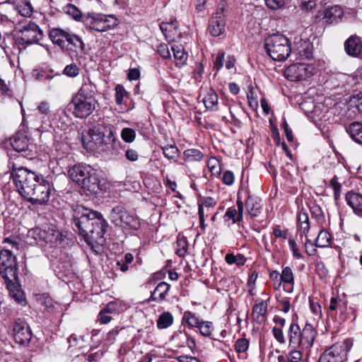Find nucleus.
Masks as SVG:
<instances>
[{"label":"nucleus","mask_w":362,"mask_h":362,"mask_svg":"<svg viewBox=\"0 0 362 362\" xmlns=\"http://www.w3.org/2000/svg\"><path fill=\"white\" fill-rule=\"evenodd\" d=\"M95 86L91 81H85L79 90L73 95L69 109L75 117L84 119L94 112L98 105L95 97Z\"/></svg>","instance_id":"1"},{"label":"nucleus","mask_w":362,"mask_h":362,"mask_svg":"<svg viewBox=\"0 0 362 362\" xmlns=\"http://www.w3.org/2000/svg\"><path fill=\"white\" fill-rule=\"evenodd\" d=\"M288 347L301 350L310 349L314 343L316 332L313 325L306 324L303 329L296 323H291L288 329Z\"/></svg>","instance_id":"2"},{"label":"nucleus","mask_w":362,"mask_h":362,"mask_svg":"<svg viewBox=\"0 0 362 362\" xmlns=\"http://www.w3.org/2000/svg\"><path fill=\"white\" fill-rule=\"evenodd\" d=\"M264 47L267 54L274 61H284L292 52L291 41L280 33H275L267 37Z\"/></svg>","instance_id":"3"},{"label":"nucleus","mask_w":362,"mask_h":362,"mask_svg":"<svg viewBox=\"0 0 362 362\" xmlns=\"http://www.w3.org/2000/svg\"><path fill=\"white\" fill-rule=\"evenodd\" d=\"M99 213L82 206H78L73 215V228L86 240L88 235L93 233V220Z\"/></svg>","instance_id":"4"},{"label":"nucleus","mask_w":362,"mask_h":362,"mask_svg":"<svg viewBox=\"0 0 362 362\" xmlns=\"http://www.w3.org/2000/svg\"><path fill=\"white\" fill-rule=\"evenodd\" d=\"M11 176L18 192L23 198L28 192L27 189H35L40 177H42L41 175H37L25 168H15L14 165L11 170Z\"/></svg>","instance_id":"5"},{"label":"nucleus","mask_w":362,"mask_h":362,"mask_svg":"<svg viewBox=\"0 0 362 362\" xmlns=\"http://www.w3.org/2000/svg\"><path fill=\"white\" fill-rule=\"evenodd\" d=\"M29 235L37 241L49 244L50 247L59 245L64 240L62 233L49 225L31 229Z\"/></svg>","instance_id":"6"},{"label":"nucleus","mask_w":362,"mask_h":362,"mask_svg":"<svg viewBox=\"0 0 362 362\" xmlns=\"http://www.w3.org/2000/svg\"><path fill=\"white\" fill-rule=\"evenodd\" d=\"M86 26L98 32H105L117 25V19L113 16L100 13H88L84 18Z\"/></svg>","instance_id":"7"},{"label":"nucleus","mask_w":362,"mask_h":362,"mask_svg":"<svg viewBox=\"0 0 362 362\" xmlns=\"http://www.w3.org/2000/svg\"><path fill=\"white\" fill-rule=\"evenodd\" d=\"M351 346L349 339L333 344L321 354L319 362H344Z\"/></svg>","instance_id":"8"},{"label":"nucleus","mask_w":362,"mask_h":362,"mask_svg":"<svg viewBox=\"0 0 362 362\" xmlns=\"http://www.w3.org/2000/svg\"><path fill=\"white\" fill-rule=\"evenodd\" d=\"M0 274L6 281L13 282L17 279L16 257L8 250L0 251Z\"/></svg>","instance_id":"9"},{"label":"nucleus","mask_w":362,"mask_h":362,"mask_svg":"<svg viewBox=\"0 0 362 362\" xmlns=\"http://www.w3.org/2000/svg\"><path fill=\"white\" fill-rule=\"evenodd\" d=\"M110 221L115 225L131 230H138L140 228L139 220L130 215L120 206L113 208L110 214Z\"/></svg>","instance_id":"10"},{"label":"nucleus","mask_w":362,"mask_h":362,"mask_svg":"<svg viewBox=\"0 0 362 362\" xmlns=\"http://www.w3.org/2000/svg\"><path fill=\"white\" fill-rule=\"evenodd\" d=\"M24 199L32 204H42L49 200L51 193L49 183L42 177H40L35 189H27Z\"/></svg>","instance_id":"11"},{"label":"nucleus","mask_w":362,"mask_h":362,"mask_svg":"<svg viewBox=\"0 0 362 362\" xmlns=\"http://www.w3.org/2000/svg\"><path fill=\"white\" fill-rule=\"evenodd\" d=\"M315 72V68L313 64L295 63L286 67L284 75L287 79L297 81L313 76Z\"/></svg>","instance_id":"12"},{"label":"nucleus","mask_w":362,"mask_h":362,"mask_svg":"<svg viewBox=\"0 0 362 362\" xmlns=\"http://www.w3.org/2000/svg\"><path fill=\"white\" fill-rule=\"evenodd\" d=\"M21 33L17 39L19 44L30 45L38 43L42 38V32L35 23H29L19 30Z\"/></svg>","instance_id":"13"},{"label":"nucleus","mask_w":362,"mask_h":362,"mask_svg":"<svg viewBox=\"0 0 362 362\" xmlns=\"http://www.w3.org/2000/svg\"><path fill=\"white\" fill-rule=\"evenodd\" d=\"M15 341L21 344L28 343L31 339V332L26 322L21 318L15 320L13 325Z\"/></svg>","instance_id":"14"},{"label":"nucleus","mask_w":362,"mask_h":362,"mask_svg":"<svg viewBox=\"0 0 362 362\" xmlns=\"http://www.w3.org/2000/svg\"><path fill=\"white\" fill-rule=\"evenodd\" d=\"M79 186L90 194H98L102 191V185L97 170L93 169Z\"/></svg>","instance_id":"15"},{"label":"nucleus","mask_w":362,"mask_h":362,"mask_svg":"<svg viewBox=\"0 0 362 362\" xmlns=\"http://www.w3.org/2000/svg\"><path fill=\"white\" fill-rule=\"evenodd\" d=\"M93 169L90 165L78 163L69 168L68 175L69 178L78 185L86 179Z\"/></svg>","instance_id":"16"},{"label":"nucleus","mask_w":362,"mask_h":362,"mask_svg":"<svg viewBox=\"0 0 362 362\" xmlns=\"http://www.w3.org/2000/svg\"><path fill=\"white\" fill-rule=\"evenodd\" d=\"M106 227L107 222L103 218L102 215L99 214L96 219H95V221L93 220V233H90L88 235L85 241L88 245H92L93 243L98 242L99 239L103 238Z\"/></svg>","instance_id":"17"},{"label":"nucleus","mask_w":362,"mask_h":362,"mask_svg":"<svg viewBox=\"0 0 362 362\" xmlns=\"http://www.w3.org/2000/svg\"><path fill=\"white\" fill-rule=\"evenodd\" d=\"M160 29L168 42H176L181 39L182 35L176 20L161 23Z\"/></svg>","instance_id":"18"},{"label":"nucleus","mask_w":362,"mask_h":362,"mask_svg":"<svg viewBox=\"0 0 362 362\" xmlns=\"http://www.w3.org/2000/svg\"><path fill=\"white\" fill-rule=\"evenodd\" d=\"M345 52L350 57L362 58V39L356 35H351L344 44Z\"/></svg>","instance_id":"19"},{"label":"nucleus","mask_w":362,"mask_h":362,"mask_svg":"<svg viewBox=\"0 0 362 362\" xmlns=\"http://www.w3.org/2000/svg\"><path fill=\"white\" fill-rule=\"evenodd\" d=\"M111 140L98 135L86 134L82 136L83 146L89 151L104 150L103 146Z\"/></svg>","instance_id":"20"},{"label":"nucleus","mask_w":362,"mask_h":362,"mask_svg":"<svg viewBox=\"0 0 362 362\" xmlns=\"http://www.w3.org/2000/svg\"><path fill=\"white\" fill-rule=\"evenodd\" d=\"M292 52L296 57L310 59L313 58V45L308 40H300L292 49Z\"/></svg>","instance_id":"21"},{"label":"nucleus","mask_w":362,"mask_h":362,"mask_svg":"<svg viewBox=\"0 0 362 362\" xmlns=\"http://www.w3.org/2000/svg\"><path fill=\"white\" fill-rule=\"evenodd\" d=\"M345 199L354 214L362 218V195L356 192H349L346 193Z\"/></svg>","instance_id":"22"},{"label":"nucleus","mask_w":362,"mask_h":362,"mask_svg":"<svg viewBox=\"0 0 362 362\" xmlns=\"http://www.w3.org/2000/svg\"><path fill=\"white\" fill-rule=\"evenodd\" d=\"M69 32L61 28H52L49 30V36L52 42L62 49L66 47Z\"/></svg>","instance_id":"23"},{"label":"nucleus","mask_w":362,"mask_h":362,"mask_svg":"<svg viewBox=\"0 0 362 362\" xmlns=\"http://www.w3.org/2000/svg\"><path fill=\"white\" fill-rule=\"evenodd\" d=\"M12 148L17 152H26L29 149L28 139L23 133H17L10 139Z\"/></svg>","instance_id":"24"},{"label":"nucleus","mask_w":362,"mask_h":362,"mask_svg":"<svg viewBox=\"0 0 362 362\" xmlns=\"http://www.w3.org/2000/svg\"><path fill=\"white\" fill-rule=\"evenodd\" d=\"M13 8L22 16L28 17L33 13V6L28 0H7Z\"/></svg>","instance_id":"25"},{"label":"nucleus","mask_w":362,"mask_h":362,"mask_svg":"<svg viewBox=\"0 0 362 362\" xmlns=\"http://www.w3.org/2000/svg\"><path fill=\"white\" fill-rule=\"evenodd\" d=\"M268 305L266 301L257 299L252 308V316L255 320L259 323H262L266 320V313L267 312Z\"/></svg>","instance_id":"26"},{"label":"nucleus","mask_w":362,"mask_h":362,"mask_svg":"<svg viewBox=\"0 0 362 362\" xmlns=\"http://www.w3.org/2000/svg\"><path fill=\"white\" fill-rule=\"evenodd\" d=\"M343 16V11L339 6L335 5L327 8L324 11L323 19L325 22L332 24L337 22Z\"/></svg>","instance_id":"27"},{"label":"nucleus","mask_w":362,"mask_h":362,"mask_svg":"<svg viewBox=\"0 0 362 362\" xmlns=\"http://www.w3.org/2000/svg\"><path fill=\"white\" fill-rule=\"evenodd\" d=\"M66 48L82 53L85 49V45L81 37L69 32Z\"/></svg>","instance_id":"28"},{"label":"nucleus","mask_w":362,"mask_h":362,"mask_svg":"<svg viewBox=\"0 0 362 362\" xmlns=\"http://www.w3.org/2000/svg\"><path fill=\"white\" fill-rule=\"evenodd\" d=\"M236 204H237V207H238L237 209L235 208H233V207H230L227 209V211L225 214V216L228 217V218L232 219L233 223H237V222H240L243 221V209H244L243 203L240 199H238Z\"/></svg>","instance_id":"29"},{"label":"nucleus","mask_w":362,"mask_h":362,"mask_svg":"<svg viewBox=\"0 0 362 362\" xmlns=\"http://www.w3.org/2000/svg\"><path fill=\"white\" fill-rule=\"evenodd\" d=\"M87 133L91 135H98L103 137H105V134H107V139L112 140V141L115 140L113 133L110 128L106 127L104 123H99L92 127Z\"/></svg>","instance_id":"30"},{"label":"nucleus","mask_w":362,"mask_h":362,"mask_svg":"<svg viewBox=\"0 0 362 362\" xmlns=\"http://www.w3.org/2000/svg\"><path fill=\"white\" fill-rule=\"evenodd\" d=\"M204 157V153L197 148H188L184 151L182 159L188 163L201 162Z\"/></svg>","instance_id":"31"},{"label":"nucleus","mask_w":362,"mask_h":362,"mask_svg":"<svg viewBox=\"0 0 362 362\" xmlns=\"http://www.w3.org/2000/svg\"><path fill=\"white\" fill-rule=\"evenodd\" d=\"M245 206L247 212L252 217L257 216L260 214L262 206L259 199L250 196L248 197Z\"/></svg>","instance_id":"32"},{"label":"nucleus","mask_w":362,"mask_h":362,"mask_svg":"<svg viewBox=\"0 0 362 362\" xmlns=\"http://www.w3.org/2000/svg\"><path fill=\"white\" fill-rule=\"evenodd\" d=\"M170 284L166 282H160L151 293V298L155 301H162L165 299V295L170 289Z\"/></svg>","instance_id":"33"},{"label":"nucleus","mask_w":362,"mask_h":362,"mask_svg":"<svg viewBox=\"0 0 362 362\" xmlns=\"http://www.w3.org/2000/svg\"><path fill=\"white\" fill-rule=\"evenodd\" d=\"M346 132L356 143L362 144V124L353 122L346 128Z\"/></svg>","instance_id":"34"},{"label":"nucleus","mask_w":362,"mask_h":362,"mask_svg":"<svg viewBox=\"0 0 362 362\" xmlns=\"http://www.w3.org/2000/svg\"><path fill=\"white\" fill-rule=\"evenodd\" d=\"M173 52V56L177 66H184L187 60L188 54L180 45H175L171 47Z\"/></svg>","instance_id":"35"},{"label":"nucleus","mask_w":362,"mask_h":362,"mask_svg":"<svg viewBox=\"0 0 362 362\" xmlns=\"http://www.w3.org/2000/svg\"><path fill=\"white\" fill-rule=\"evenodd\" d=\"M310 228L308 215L300 211L298 215V228L301 235H307Z\"/></svg>","instance_id":"36"},{"label":"nucleus","mask_w":362,"mask_h":362,"mask_svg":"<svg viewBox=\"0 0 362 362\" xmlns=\"http://www.w3.org/2000/svg\"><path fill=\"white\" fill-rule=\"evenodd\" d=\"M225 27L226 20H211L208 31L211 35L218 37L224 33Z\"/></svg>","instance_id":"37"},{"label":"nucleus","mask_w":362,"mask_h":362,"mask_svg":"<svg viewBox=\"0 0 362 362\" xmlns=\"http://www.w3.org/2000/svg\"><path fill=\"white\" fill-rule=\"evenodd\" d=\"M280 279H281L282 284L291 286L290 288H285V290L291 292L294 284V275L291 268L289 267H283Z\"/></svg>","instance_id":"38"},{"label":"nucleus","mask_w":362,"mask_h":362,"mask_svg":"<svg viewBox=\"0 0 362 362\" xmlns=\"http://www.w3.org/2000/svg\"><path fill=\"white\" fill-rule=\"evenodd\" d=\"M218 95L210 90L204 97L203 102L206 108L211 111H216L218 110Z\"/></svg>","instance_id":"39"},{"label":"nucleus","mask_w":362,"mask_h":362,"mask_svg":"<svg viewBox=\"0 0 362 362\" xmlns=\"http://www.w3.org/2000/svg\"><path fill=\"white\" fill-rule=\"evenodd\" d=\"M331 240V235L325 230H321L315 241V245L317 247H328Z\"/></svg>","instance_id":"40"},{"label":"nucleus","mask_w":362,"mask_h":362,"mask_svg":"<svg viewBox=\"0 0 362 362\" xmlns=\"http://www.w3.org/2000/svg\"><path fill=\"white\" fill-rule=\"evenodd\" d=\"M173 322V317L169 312L163 313L157 320V327L159 329H165L170 327Z\"/></svg>","instance_id":"41"},{"label":"nucleus","mask_w":362,"mask_h":362,"mask_svg":"<svg viewBox=\"0 0 362 362\" xmlns=\"http://www.w3.org/2000/svg\"><path fill=\"white\" fill-rule=\"evenodd\" d=\"M310 213L312 217L316 220L317 224L322 226L325 222V216L321 207L318 205H313L310 208Z\"/></svg>","instance_id":"42"},{"label":"nucleus","mask_w":362,"mask_h":362,"mask_svg":"<svg viewBox=\"0 0 362 362\" xmlns=\"http://www.w3.org/2000/svg\"><path fill=\"white\" fill-rule=\"evenodd\" d=\"M39 303L44 306L47 312H52L57 305V303L49 296L42 295L38 298Z\"/></svg>","instance_id":"43"},{"label":"nucleus","mask_w":362,"mask_h":362,"mask_svg":"<svg viewBox=\"0 0 362 362\" xmlns=\"http://www.w3.org/2000/svg\"><path fill=\"white\" fill-rule=\"evenodd\" d=\"M225 260L229 264H235L238 266H243L245 263V257L240 254L238 255L227 254Z\"/></svg>","instance_id":"44"},{"label":"nucleus","mask_w":362,"mask_h":362,"mask_svg":"<svg viewBox=\"0 0 362 362\" xmlns=\"http://www.w3.org/2000/svg\"><path fill=\"white\" fill-rule=\"evenodd\" d=\"M177 248L176 250V254L180 257H184L187 252L188 244L187 239L184 237H179L177 238Z\"/></svg>","instance_id":"45"},{"label":"nucleus","mask_w":362,"mask_h":362,"mask_svg":"<svg viewBox=\"0 0 362 362\" xmlns=\"http://www.w3.org/2000/svg\"><path fill=\"white\" fill-rule=\"evenodd\" d=\"M7 287L9 290L10 295L20 304H23L25 303V298L23 293L20 290H15L12 288V286L14 285H11L12 282L6 281Z\"/></svg>","instance_id":"46"},{"label":"nucleus","mask_w":362,"mask_h":362,"mask_svg":"<svg viewBox=\"0 0 362 362\" xmlns=\"http://www.w3.org/2000/svg\"><path fill=\"white\" fill-rule=\"evenodd\" d=\"M226 2L221 1L217 6L215 13L213 14L212 20H225V10L226 8Z\"/></svg>","instance_id":"47"},{"label":"nucleus","mask_w":362,"mask_h":362,"mask_svg":"<svg viewBox=\"0 0 362 362\" xmlns=\"http://www.w3.org/2000/svg\"><path fill=\"white\" fill-rule=\"evenodd\" d=\"M291 349L286 358L287 362H299L302 358L301 349L296 347H289Z\"/></svg>","instance_id":"48"},{"label":"nucleus","mask_w":362,"mask_h":362,"mask_svg":"<svg viewBox=\"0 0 362 362\" xmlns=\"http://www.w3.org/2000/svg\"><path fill=\"white\" fill-rule=\"evenodd\" d=\"M115 102L117 105L123 103L124 98L128 96V93L122 85H117L115 88Z\"/></svg>","instance_id":"49"},{"label":"nucleus","mask_w":362,"mask_h":362,"mask_svg":"<svg viewBox=\"0 0 362 362\" xmlns=\"http://www.w3.org/2000/svg\"><path fill=\"white\" fill-rule=\"evenodd\" d=\"M197 328L200 334L204 337L211 336L213 331L212 323L209 321H202Z\"/></svg>","instance_id":"50"},{"label":"nucleus","mask_w":362,"mask_h":362,"mask_svg":"<svg viewBox=\"0 0 362 362\" xmlns=\"http://www.w3.org/2000/svg\"><path fill=\"white\" fill-rule=\"evenodd\" d=\"M122 139L127 143H132L136 137V132L132 128H124L121 132Z\"/></svg>","instance_id":"51"},{"label":"nucleus","mask_w":362,"mask_h":362,"mask_svg":"<svg viewBox=\"0 0 362 362\" xmlns=\"http://www.w3.org/2000/svg\"><path fill=\"white\" fill-rule=\"evenodd\" d=\"M184 317L185 318L187 324L194 327H198L202 321L192 312L187 311L184 314Z\"/></svg>","instance_id":"52"},{"label":"nucleus","mask_w":362,"mask_h":362,"mask_svg":"<svg viewBox=\"0 0 362 362\" xmlns=\"http://www.w3.org/2000/svg\"><path fill=\"white\" fill-rule=\"evenodd\" d=\"M79 68L75 64L66 65L64 69L63 74L68 77L74 78L78 75Z\"/></svg>","instance_id":"53"},{"label":"nucleus","mask_w":362,"mask_h":362,"mask_svg":"<svg viewBox=\"0 0 362 362\" xmlns=\"http://www.w3.org/2000/svg\"><path fill=\"white\" fill-rule=\"evenodd\" d=\"M249 347V341L245 338H240L235 343V350L238 353L245 352Z\"/></svg>","instance_id":"54"},{"label":"nucleus","mask_w":362,"mask_h":362,"mask_svg":"<svg viewBox=\"0 0 362 362\" xmlns=\"http://www.w3.org/2000/svg\"><path fill=\"white\" fill-rule=\"evenodd\" d=\"M207 166L213 175H219L221 173V168L218 160L216 158H211L207 163Z\"/></svg>","instance_id":"55"},{"label":"nucleus","mask_w":362,"mask_h":362,"mask_svg":"<svg viewBox=\"0 0 362 362\" xmlns=\"http://www.w3.org/2000/svg\"><path fill=\"white\" fill-rule=\"evenodd\" d=\"M163 152L165 156L168 159L174 158L178 153L179 151L175 146H166L163 148Z\"/></svg>","instance_id":"56"},{"label":"nucleus","mask_w":362,"mask_h":362,"mask_svg":"<svg viewBox=\"0 0 362 362\" xmlns=\"http://www.w3.org/2000/svg\"><path fill=\"white\" fill-rule=\"evenodd\" d=\"M157 52L163 59H170L171 58L170 52L167 44H160L158 47Z\"/></svg>","instance_id":"57"},{"label":"nucleus","mask_w":362,"mask_h":362,"mask_svg":"<svg viewBox=\"0 0 362 362\" xmlns=\"http://www.w3.org/2000/svg\"><path fill=\"white\" fill-rule=\"evenodd\" d=\"M272 334L275 339L281 344H284L286 343V339L284 337V334L281 328L279 327H273Z\"/></svg>","instance_id":"58"},{"label":"nucleus","mask_w":362,"mask_h":362,"mask_svg":"<svg viewBox=\"0 0 362 362\" xmlns=\"http://www.w3.org/2000/svg\"><path fill=\"white\" fill-rule=\"evenodd\" d=\"M281 274L278 271H272L269 274V279L274 283V286L276 289H278L281 286V279H280Z\"/></svg>","instance_id":"59"},{"label":"nucleus","mask_w":362,"mask_h":362,"mask_svg":"<svg viewBox=\"0 0 362 362\" xmlns=\"http://www.w3.org/2000/svg\"><path fill=\"white\" fill-rule=\"evenodd\" d=\"M37 110L38 112L42 114V119H44L45 117H48V115H49L50 110H49V105L47 102H41L39 105L37 106Z\"/></svg>","instance_id":"60"},{"label":"nucleus","mask_w":362,"mask_h":362,"mask_svg":"<svg viewBox=\"0 0 362 362\" xmlns=\"http://www.w3.org/2000/svg\"><path fill=\"white\" fill-rule=\"evenodd\" d=\"M266 5L272 10H277L284 5V0H266Z\"/></svg>","instance_id":"61"},{"label":"nucleus","mask_w":362,"mask_h":362,"mask_svg":"<svg viewBox=\"0 0 362 362\" xmlns=\"http://www.w3.org/2000/svg\"><path fill=\"white\" fill-rule=\"evenodd\" d=\"M235 180L234 174L232 171L226 170L224 172L222 181L226 185H231L233 184Z\"/></svg>","instance_id":"62"},{"label":"nucleus","mask_w":362,"mask_h":362,"mask_svg":"<svg viewBox=\"0 0 362 362\" xmlns=\"http://www.w3.org/2000/svg\"><path fill=\"white\" fill-rule=\"evenodd\" d=\"M288 245H289L290 249H291V250L293 253V255L295 258H296V259L302 258V255L298 249L297 244L293 239L290 238L288 240Z\"/></svg>","instance_id":"63"},{"label":"nucleus","mask_w":362,"mask_h":362,"mask_svg":"<svg viewBox=\"0 0 362 362\" xmlns=\"http://www.w3.org/2000/svg\"><path fill=\"white\" fill-rule=\"evenodd\" d=\"M108 308L100 312L98 320L100 322L101 324H107L112 320V317L108 315Z\"/></svg>","instance_id":"64"}]
</instances>
